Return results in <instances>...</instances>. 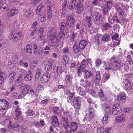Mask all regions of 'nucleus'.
<instances>
[{"instance_id": "1", "label": "nucleus", "mask_w": 133, "mask_h": 133, "mask_svg": "<svg viewBox=\"0 0 133 133\" xmlns=\"http://www.w3.org/2000/svg\"><path fill=\"white\" fill-rule=\"evenodd\" d=\"M91 16L92 19L96 24L99 25L103 21V18L102 16L97 12L92 13Z\"/></svg>"}, {"instance_id": "2", "label": "nucleus", "mask_w": 133, "mask_h": 133, "mask_svg": "<svg viewBox=\"0 0 133 133\" xmlns=\"http://www.w3.org/2000/svg\"><path fill=\"white\" fill-rule=\"evenodd\" d=\"M22 34L21 32H15L11 33L9 36V39H12L15 42H17L18 39H21Z\"/></svg>"}, {"instance_id": "3", "label": "nucleus", "mask_w": 133, "mask_h": 133, "mask_svg": "<svg viewBox=\"0 0 133 133\" xmlns=\"http://www.w3.org/2000/svg\"><path fill=\"white\" fill-rule=\"evenodd\" d=\"M30 87L25 83H22L19 88V90L21 94L25 95L28 94L30 89Z\"/></svg>"}, {"instance_id": "4", "label": "nucleus", "mask_w": 133, "mask_h": 133, "mask_svg": "<svg viewBox=\"0 0 133 133\" xmlns=\"http://www.w3.org/2000/svg\"><path fill=\"white\" fill-rule=\"evenodd\" d=\"M122 112V109L119 104H114L113 105L111 112L114 115H118Z\"/></svg>"}, {"instance_id": "5", "label": "nucleus", "mask_w": 133, "mask_h": 133, "mask_svg": "<svg viewBox=\"0 0 133 133\" xmlns=\"http://www.w3.org/2000/svg\"><path fill=\"white\" fill-rule=\"evenodd\" d=\"M9 107L8 102L5 99L0 100V110L1 111L5 110Z\"/></svg>"}, {"instance_id": "6", "label": "nucleus", "mask_w": 133, "mask_h": 133, "mask_svg": "<svg viewBox=\"0 0 133 133\" xmlns=\"http://www.w3.org/2000/svg\"><path fill=\"white\" fill-rule=\"evenodd\" d=\"M126 119L127 117L123 114L119 115L115 118L116 122L119 123L124 122Z\"/></svg>"}, {"instance_id": "7", "label": "nucleus", "mask_w": 133, "mask_h": 133, "mask_svg": "<svg viewBox=\"0 0 133 133\" xmlns=\"http://www.w3.org/2000/svg\"><path fill=\"white\" fill-rule=\"evenodd\" d=\"M117 99L120 103H124L126 101V97L124 92L121 93L117 96Z\"/></svg>"}, {"instance_id": "8", "label": "nucleus", "mask_w": 133, "mask_h": 133, "mask_svg": "<svg viewBox=\"0 0 133 133\" xmlns=\"http://www.w3.org/2000/svg\"><path fill=\"white\" fill-rule=\"evenodd\" d=\"M55 61V60L52 59H51L50 61H45L43 62V64L45 68L47 69L48 70H50L52 68L51 63L54 62Z\"/></svg>"}, {"instance_id": "9", "label": "nucleus", "mask_w": 133, "mask_h": 133, "mask_svg": "<svg viewBox=\"0 0 133 133\" xmlns=\"http://www.w3.org/2000/svg\"><path fill=\"white\" fill-rule=\"evenodd\" d=\"M33 53L36 56H38L41 55L42 53V50L41 49L38 48L36 44H34L33 45Z\"/></svg>"}, {"instance_id": "10", "label": "nucleus", "mask_w": 133, "mask_h": 133, "mask_svg": "<svg viewBox=\"0 0 133 133\" xmlns=\"http://www.w3.org/2000/svg\"><path fill=\"white\" fill-rule=\"evenodd\" d=\"M50 78V75L49 74L44 73L40 79L41 82L43 83H46L49 80Z\"/></svg>"}, {"instance_id": "11", "label": "nucleus", "mask_w": 133, "mask_h": 133, "mask_svg": "<svg viewBox=\"0 0 133 133\" xmlns=\"http://www.w3.org/2000/svg\"><path fill=\"white\" fill-rule=\"evenodd\" d=\"M86 115L89 117L90 118H92L95 116V112L94 110L92 108L88 109L85 111Z\"/></svg>"}, {"instance_id": "12", "label": "nucleus", "mask_w": 133, "mask_h": 133, "mask_svg": "<svg viewBox=\"0 0 133 133\" xmlns=\"http://www.w3.org/2000/svg\"><path fill=\"white\" fill-rule=\"evenodd\" d=\"M79 36L76 33L73 32L72 36L70 38L71 41L72 42L75 41L76 43L78 41L79 39Z\"/></svg>"}, {"instance_id": "13", "label": "nucleus", "mask_w": 133, "mask_h": 133, "mask_svg": "<svg viewBox=\"0 0 133 133\" xmlns=\"http://www.w3.org/2000/svg\"><path fill=\"white\" fill-rule=\"evenodd\" d=\"M83 23L85 25L87 24L88 26L90 28L92 25V21L90 17L87 16L85 17L83 20Z\"/></svg>"}, {"instance_id": "14", "label": "nucleus", "mask_w": 133, "mask_h": 133, "mask_svg": "<svg viewBox=\"0 0 133 133\" xmlns=\"http://www.w3.org/2000/svg\"><path fill=\"white\" fill-rule=\"evenodd\" d=\"M76 10L78 14H81L83 12L84 9L82 6L81 5L80 2L79 1L78 3L77 7L76 8Z\"/></svg>"}, {"instance_id": "15", "label": "nucleus", "mask_w": 133, "mask_h": 133, "mask_svg": "<svg viewBox=\"0 0 133 133\" xmlns=\"http://www.w3.org/2000/svg\"><path fill=\"white\" fill-rule=\"evenodd\" d=\"M17 12V10L15 8L11 9L7 13V16L8 17H11L16 15Z\"/></svg>"}, {"instance_id": "16", "label": "nucleus", "mask_w": 133, "mask_h": 133, "mask_svg": "<svg viewBox=\"0 0 133 133\" xmlns=\"http://www.w3.org/2000/svg\"><path fill=\"white\" fill-rule=\"evenodd\" d=\"M48 34L50 35L49 37L50 42H51L52 43H54L57 40V38L56 36L53 35V34L52 32H51V31L48 32Z\"/></svg>"}, {"instance_id": "17", "label": "nucleus", "mask_w": 133, "mask_h": 133, "mask_svg": "<svg viewBox=\"0 0 133 133\" xmlns=\"http://www.w3.org/2000/svg\"><path fill=\"white\" fill-rule=\"evenodd\" d=\"M25 52L28 55H30L32 53V46L30 44L27 45L24 48Z\"/></svg>"}, {"instance_id": "18", "label": "nucleus", "mask_w": 133, "mask_h": 133, "mask_svg": "<svg viewBox=\"0 0 133 133\" xmlns=\"http://www.w3.org/2000/svg\"><path fill=\"white\" fill-rule=\"evenodd\" d=\"M78 124L76 122H71L70 124V131L74 132L76 131L77 128Z\"/></svg>"}, {"instance_id": "19", "label": "nucleus", "mask_w": 133, "mask_h": 133, "mask_svg": "<svg viewBox=\"0 0 133 133\" xmlns=\"http://www.w3.org/2000/svg\"><path fill=\"white\" fill-rule=\"evenodd\" d=\"M51 119L52 124L53 126L55 127L58 125L59 122L56 117L55 116H53L51 117Z\"/></svg>"}, {"instance_id": "20", "label": "nucleus", "mask_w": 133, "mask_h": 133, "mask_svg": "<svg viewBox=\"0 0 133 133\" xmlns=\"http://www.w3.org/2000/svg\"><path fill=\"white\" fill-rule=\"evenodd\" d=\"M67 3V1L66 0H65L62 4V15L63 17H64L65 14V11L66 10V5Z\"/></svg>"}, {"instance_id": "21", "label": "nucleus", "mask_w": 133, "mask_h": 133, "mask_svg": "<svg viewBox=\"0 0 133 133\" xmlns=\"http://www.w3.org/2000/svg\"><path fill=\"white\" fill-rule=\"evenodd\" d=\"M75 18L73 16H70L68 17L67 18V25L70 26L75 22Z\"/></svg>"}, {"instance_id": "22", "label": "nucleus", "mask_w": 133, "mask_h": 133, "mask_svg": "<svg viewBox=\"0 0 133 133\" xmlns=\"http://www.w3.org/2000/svg\"><path fill=\"white\" fill-rule=\"evenodd\" d=\"M54 74L57 75V76H59L62 72V70L60 67L55 66L53 69Z\"/></svg>"}, {"instance_id": "23", "label": "nucleus", "mask_w": 133, "mask_h": 133, "mask_svg": "<svg viewBox=\"0 0 133 133\" xmlns=\"http://www.w3.org/2000/svg\"><path fill=\"white\" fill-rule=\"evenodd\" d=\"M62 121L64 125V127L65 130H67V129L69 127L68 120L67 118L64 117L62 118Z\"/></svg>"}, {"instance_id": "24", "label": "nucleus", "mask_w": 133, "mask_h": 133, "mask_svg": "<svg viewBox=\"0 0 133 133\" xmlns=\"http://www.w3.org/2000/svg\"><path fill=\"white\" fill-rule=\"evenodd\" d=\"M6 78V74L2 72H0V84H4V81Z\"/></svg>"}, {"instance_id": "25", "label": "nucleus", "mask_w": 133, "mask_h": 133, "mask_svg": "<svg viewBox=\"0 0 133 133\" xmlns=\"http://www.w3.org/2000/svg\"><path fill=\"white\" fill-rule=\"evenodd\" d=\"M113 4V2L112 1H108L105 3V7L107 10L110 9L112 7Z\"/></svg>"}, {"instance_id": "26", "label": "nucleus", "mask_w": 133, "mask_h": 133, "mask_svg": "<svg viewBox=\"0 0 133 133\" xmlns=\"http://www.w3.org/2000/svg\"><path fill=\"white\" fill-rule=\"evenodd\" d=\"M32 75L30 71H28V72L26 74V75L25 76L24 78V80L28 81L31 80L32 77Z\"/></svg>"}, {"instance_id": "27", "label": "nucleus", "mask_w": 133, "mask_h": 133, "mask_svg": "<svg viewBox=\"0 0 133 133\" xmlns=\"http://www.w3.org/2000/svg\"><path fill=\"white\" fill-rule=\"evenodd\" d=\"M87 44V41L85 40H82L80 42L79 47L81 49H83L85 48Z\"/></svg>"}, {"instance_id": "28", "label": "nucleus", "mask_w": 133, "mask_h": 133, "mask_svg": "<svg viewBox=\"0 0 133 133\" xmlns=\"http://www.w3.org/2000/svg\"><path fill=\"white\" fill-rule=\"evenodd\" d=\"M34 86L36 88V91L37 92H39L43 90V86H42L38 83H36L34 85Z\"/></svg>"}, {"instance_id": "29", "label": "nucleus", "mask_w": 133, "mask_h": 133, "mask_svg": "<svg viewBox=\"0 0 133 133\" xmlns=\"http://www.w3.org/2000/svg\"><path fill=\"white\" fill-rule=\"evenodd\" d=\"M99 95L100 97V99L103 101H105L107 99V97L105 95L102 90L100 89L99 91Z\"/></svg>"}, {"instance_id": "30", "label": "nucleus", "mask_w": 133, "mask_h": 133, "mask_svg": "<svg viewBox=\"0 0 133 133\" xmlns=\"http://www.w3.org/2000/svg\"><path fill=\"white\" fill-rule=\"evenodd\" d=\"M91 61V59H88L85 60L83 59L81 63V66H85L87 65Z\"/></svg>"}, {"instance_id": "31", "label": "nucleus", "mask_w": 133, "mask_h": 133, "mask_svg": "<svg viewBox=\"0 0 133 133\" xmlns=\"http://www.w3.org/2000/svg\"><path fill=\"white\" fill-rule=\"evenodd\" d=\"M15 73L13 72H11L9 74L8 78H9V81L10 83L12 82L14 80L15 76Z\"/></svg>"}, {"instance_id": "32", "label": "nucleus", "mask_w": 133, "mask_h": 133, "mask_svg": "<svg viewBox=\"0 0 133 133\" xmlns=\"http://www.w3.org/2000/svg\"><path fill=\"white\" fill-rule=\"evenodd\" d=\"M124 83L125 84V87L127 90H129L131 89L132 86L128 80H126Z\"/></svg>"}, {"instance_id": "33", "label": "nucleus", "mask_w": 133, "mask_h": 133, "mask_svg": "<svg viewBox=\"0 0 133 133\" xmlns=\"http://www.w3.org/2000/svg\"><path fill=\"white\" fill-rule=\"evenodd\" d=\"M122 63L121 62L118 61L115 62L114 64V67L117 69H119L120 68H122Z\"/></svg>"}, {"instance_id": "34", "label": "nucleus", "mask_w": 133, "mask_h": 133, "mask_svg": "<svg viewBox=\"0 0 133 133\" xmlns=\"http://www.w3.org/2000/svg\"><path fill=\"white\" fill-rule=\"evenodd\" d=\"M19 64L21 66H22L26 68H27L28 66V63L27 62H24L23 60L22 59L20 61Z\"/></svg>"}, {"instance_id": "35", "label": "nucleus", "mask_w": 133, "mask_h": 133, "mask_svg": "<svg viewBox=\"0 0 133 133\" xmlns=\"http://www.w3.org/2000/svg\"><path fill=\"white\" fill-rule=\"evenodd\" d=\"M42 73V71L39 68H37L36 71V78L37 79H38Z\"/></svg>"}, {"instance_id": "36", "label": "nucleus", "mask_w": 133, "mask_h": 133, "mask_svg": "<svg viewBox=\"0 0 133 133\" xmlns=\"http://www.w3.org/2000/svg\"><path fill=\"white\" fill-rule=\"evenodd\" d=\"M112 27L111 25L108 23H105L103 26V28L105 30H107Z\"/></svg>"}, {"instance_id": "37", "label": "nucleus", "mask_w": 133, "mask_h": 133, "mask_svg": "<svg viewBox=\"0 0 133 133\" xmlns=\"http://www.w3.org/2000/svg\"><path fill=\"white\" fill-rule=\"evenodd\" d=\"M84 76L85 78H89L92 75V73L87 70L84 71Z\"/></svg>"}, {"instance_id": "38", "label": "nucleus", "mask_w": 133, "mask_h": 133, "mask_svg": "<svg viewBox=\"0 0 133 133\" xmlns=\"http://www.w3.org/2000/svg\"><path fill=\"white\" fill-rule=\"evenodd\" d=\"M110 40L109 35L107 34H105L102 38V40L103 41L107 42Z\"/></svg>"}, {"instance_id": "39", "label": "nucleus", "mask_w": 133, "mask_h": 133, "mask_svg": "<svg viewBox=\"0 0 133 133\" xmlns=\"http://www.w3.org/2000/svg\"><path fill=\"white\" fill-rule=\"evenodd\" d=\"M122 68L124 69L127 71H128L129 69V66H128V64L127 63L122 64Z\"/></svg>"}, {"instance_id": "40", "label": "nucleus", "mask_w": 133, "mask_h": 133, "mask_svg": "<svg viewBox=\"0 0 133 133\" xmlns=\"http://www.w3.org/2000/svg\"><path fill=\"white\" fill-rule=\"evenodd\" d=\"M85 66H80V67L77 70V72L78 75H80L82 73V72L84 71Z\"/></svg>"}, {"instance_id": "41", "label": "nucleus", "mask_w": 133, "mask_h": 133, "mask_svg": "<svg viewBox=\"0 0 133 133\" xmlns=\"http://www.w3.org/2000/svg\"><path fill=\"white\" fill-rule=\"evenodd\" d=\"M63 59L65 65L66 66L69 61V58L68 56L66 55H64L63 56Z\"/></svg>"}, {"instance_id": "42", "label": "nucleus", "mask_w": 133, "mask_h": 133, "mask_svg": "<svg viewBox=\"0 0 133 133\" xmlns=\"http://www.w3.org/2000/svg\"><path fill=\"white\" fill-rule=\"evenodd\" d=\"M31 14V11L29 10H24V15L26 17H29L30 16Z\"/></svg>"}, {"instance_id": "43", "label": "nucleus", "mask_w": 133, "mask_h": 133, "mask_svg": "<svg viewBox=\"0 0 133 133\" xmlns=\"http://www.w3.org/2000/svg\"><path fill=\"white\" fill-rule=\"evenodd\" d=\"M111 109L110 106L106 107L105 109V111L106 113L109 114H110L111 113Z\"/></svg>"}, {"instance_id": "44", "label": "nucleus", "mask_w": 133, "mask_h": 133, "mask_svg": "<svg viewBox=\"0 0 133 133\" xmlns=\"http://www.w3.org/2000/svg\"><path fill=\"white\" fill-rule=\"evenodd\" d=\"M104 67L105 69L107 70H109L111 69V67L110 66L109 64L105 62H104Z\"/></svg>"}, {"instance_id": "45", "label": "nucleus", "mask_w": 133, "mask_h": 133, "mask_svg": "<svg viewBox=\"0 0 133 133\" xmlns=\"http://www.w3.org/2000/svg\"><path fill=\"white\" fill-rule=\"evenodd\" d=\"M65 82L66 84H69L70 83V75H67L65 77Z\"/></svg>"}, {"instance_id": "46", "label": "nucleus", "mask_w": 133, "mask_h": 133, "mask_svg": "<svg viewBox=\"0 0 133 133\" xmlns=\"http://www.w3.org/2000/svg\"><path fill=\"white\" fill-rule=\"evenodd\" d=\"M74 107L75 108L76 110L77 111H79L80 108V104L79 103H73Z\"/></svg>"}, {"instance_id": "47", "label": "nucleus", "mask_w": 133, "mask_h": 133, "mask_svg": "<svg viewBox=\"0 0 133 133\" xmlns=\"http://www.w3.org/2000/svg\"><path fill=\"white\" fill-rule=\"evenodd\" d=\"M74 51L75 54L77 53L79 51V49L78 46L76 45H75L73 46Z\"/></svg>"}, {"instance_id": "48", "label": "nucleus", "mask_w": 133, "mask_h": 133, "mask_svg": "<svg viewBox=\"0 0 133 133\" xmlns=\"http://www.w3.org/2000/svg\"><path fill=\"white\" fill-rule=\"evenodd\" d=\"M27 115L29 116H31L33 115L34 114V112L32 110H28L26 112Z\"/></svg>"}, {"instance_id": "49", "label": "nucleus", "mask_w": 133, "mask_h": 133, "mask_svg": "<svg viewBox=\"0 0 133 133\" xmlns=\"http://www.w3.org/2000/svg\"><path fill=\"white\" fill-rule=\"evenodd\" d=\"M80 97H76L73 100V103H79L81 101Z\"/></svg>"}, {"instance_id": "50", "label": "nucleus", "mask_w": 133, "mask_h": 133, "mask_svg": "<svg viewBox=\"0 0 133 133\" xmlns=\"http://www.w3.org/2000/svg\"><path fill=\"white\" fill-rule=\"evenodd\" d=\"M38 18L39 21L41 22H44L46 20L45 17L42 15H41L40 17H39Z\"/></svg>"}, {"instance_id": "51", "label": "nucleus", "mask_w": 133, "mask_h": 133, "mask_svg": "<svg viewBox=\"0 0 133 133\" xmlns=\"http://www.w3.org/2000/svg\"><path fill=\"white\" fill-rule=\"evenodd\" d=\"M96 80L99 81L100 79V74L99 71H97L96 72Z\"/></svg>"}, {"instance_id": "52", "label": "nucleus", "mask_w": 133, "mask_h": 133, "mask_svg": "<svg viewBox=\"0 0 133 133\" xmlns=\"http://www.w3.org/2000/svg\"><path fill=\"white\" fill-rule=\"evenodd\" d=\"M108 119V116L107 115H105L103 117V122L104 124H106L107 123V121Z\"/></svg>"}, {"instance_id": "53", "label": "nucleus", "mask_w": 133, "mask_h": 133, "mask_svg": "<svg viewBox=\"0 0 133 133\" xmlns=\"http://www.w3.org/2000/svg\"><path fill=\"white\" fill-rule=\"evenodd\" d=\"M99 36L100 35H99L97 34L95 37V42L98 44L99 43Z\"/></svg>"}, {"instance_id": "54", "label": "nucleus", "mask_w": 133, "mask_h": 133, "mask_svg": "<svg viewBox=\"0 0 133 133\" xmlns=\"http://www.w3.org/2000/svg\"><path fill=\"white\" fill-rule=\"evenodd\" d=\"M5 124H8V127L10 129L12 128V126L10 124L11 123V121H9V120L6 119L5 121Z\"/></svg>"}, {"instance_id": "55", "label": "nucleus", "mask_w": 133, "mask_h": 133, "mask_svg": "<svg viewBox=\"0 0 133 133\" xmlns=\"http://www.w3.org/2000/svg\"><path fill=\"white\" fill-rule=\"evenodd\" d=\"M64 37V35L62 34V33H59L58 35V40L61 39H63Z\"/></svg>"}, {"instance_id": "56", "label": "nucleus", "mask_w": 133, "mask_h": 133, "mask_svg": "<svg viewBox=\"0 0 133 133\" xmlns=\"http://www.w3.org/2000/svg\"><path fill=\"white\" fill-rule=\"evenodd\" d=\"M15 112L16 117L18 118V119H18L21 116V112L20 111L17 109L15 110Z\"/></svg>"}, {"instance_id": "57", "label": "nucleus", "mask_w": 133, "mask_h": 133, "mask_svg": "<svg viewBox=\"0 0 133 133\" xmlns=\"http://www.w3.org/2000/svg\"><path fill=\"white\" fill-rule=\"evenodd\" d=\"M103 128L102 127H100L97 129V133H103Z\"/></svg>"}, {"instance_id": "58", "label": "nucleus", "mask_w": 133, "mask_h": 133, "mask_svg": "<svg viewBox=\"0 0 133 133\" xmlns=\"http://www.w3.org/2000/svg\"><path fill=\"white\" fill-rule=\"evenodd\" d=\"M52 13L50 12H48L47 13V19L50 20L52 18Z\"/></svg>"}, {"instance_id": "59", "label": "nucleus", "mask_w": 133, "mask_h": 133, "mask_svg": "<svg viewBox=\"0 0 133 133\" xmlns=\"http://www.w3.org/2000/svg\"><path fill=\"white\" fill-rule=\"evenodd\" d=\"M41 0H31L30 2V3L32 4V5H34L37 3L39 1Z\"/></svg>"}, {"instance_id": "60", "label": "nucleus", "mask_w": 133, "mask_h": 133, "mask_svg": "<svg viewBox=\"0 0 133 133\" xmlns=\"http://www.w3.org/2000/svg\"><path fill=\"white\" fill-rule=\"evenodd\" d=\"M96 65L97 67L100 66L102 62L99 59H97L96 61Z\"/></svg>"}, {"instance_id": "61", "label": "nucleus", "mask_w": 133, "mask_h": 133, "mask_svg": "<svg viewBox=\"0 0 133 133\" xmlns=\"http://www.w3.org/2000/svg\"><path fill=\"white\" fill-rule=\"evenodd\" d=\"M49 102V100L46 99L42 100L41 102V104L43 105H45L48 103Z\"/></svg>"}, {"instance_id": "62", "label": "nucleus", "mask_w": 133, "mask_h": 133, "mask_svg": "<svg viewBox=\"0 0 133 133\" xmlns=\"http://www.w3.org/2000/svg\"><path fill=\"white\" fill-rule=\"evenodd\" d=\"M38 40L39 41H41L44 39L45 37L43 34H38Z\"/></svg>"}, {"instance_id": "63", "label": "nucleus", "mask_w": 133, "mask_h": 133, "mask_svg": "<svg viewBox=\"0 0 133 133\" xmlns=\"http://www.w3.org/2000/svg\"><path fill=\"white\" fill-rule=\"evenodd\" d=\"M75 94V92H70V93L69 97V99L70 100H71L73 97H75L74 95Z\"/></svg>"}, {"instance_id": "64", "label": "nucleus", "mask_w": 133, "mask_h": 133, "mask_svg": "<svg viewBox=\"0 0 133 133\" xmlns=\"http://www.w3.org/2000/svg\"><path fill=\"white\" fill-rule=\"evenodd\" d=\"M65 26V23L64 22H62L60 24V28L61 30H63L64 29Z\"/></svg>"}]
</instances>
